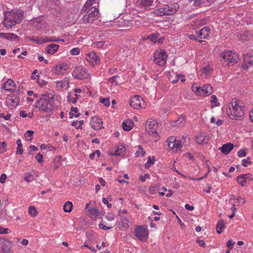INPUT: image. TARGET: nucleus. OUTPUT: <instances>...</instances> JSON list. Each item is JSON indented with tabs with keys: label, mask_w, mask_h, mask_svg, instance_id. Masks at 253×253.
<instances>
[{
	"label": "nucleus",
	"mask_w": 253,
	"mask_h": 253,
	"mask_svg": "<svg viewBox=\"0 0 253 253\" xmlns=\"http://www.w3.org/2000/svg\"><path fill=\"white\" fill-rule=\"evenodd\" d=\"M19 99L16 97H11L7 98L6 103L8 105L10 106L11 107H15L19 103Z\"/></svg>",
	"instance_id": "29"
},
{
	"label": "nucleus",
	"mask_w": 253,
	"mask_h": 253,
	"mask_svg": "<svg viewBox=\"0 0 253 253\" xmlns=\"http://www.w3.org/2000/svg\"><path fill=\"white\" fill-rule=\"evenodd\" d=\"M179 8L176 3H170L164 6L159 7L153 11V13L157 16L172 15L175 13Z\"/></svg>",
	"instance_id": "4"
},
{
	"label": "nucleus",
	"mask_w": 253,
	"mask_h": 253,
	"mask_svg": "<svg viewBox=\"0 0 253 253\" xmlns=\"http://www.w3.org/2000/svg\"><path fill=\"white\" fill-rule=\"evenodd\" d=\"M86 61L90 64L94 66L95 64L100 63V58L97 54L93 51H90L86 54Z\"/></svg>",
	"instance_id": "14"
},
{
	"label": "nucleus",
	"mask_w": 253,
	"mask_h": 253,
	"mask_svg": "<svg viewBox=\"0 0 253 253\" xmlns=\"http://www.w3.org/2000/svg\"><path fill=\"white\" fill-rule=\"evenodd\" d=\"M84 124V121L81 120L79 122L74 121L72 122V126H75L76 129H80L82 127V125Z\"/></svg>",
	"instance_id": "46"
},
{
	"label": "nucleus",
	"mask_w": 253,
	"mask_h": 253,
	"mask_svg": "<svg viewBox=\"0 0 253 253\" xmlns=\"http://www.w3.org/2000/svg\"><path fill=\"white\" fill-rule=\"evenodd\" d=\"M160 34L158 33H153L149 36V38L153 42H156V40L158 38Z\"/></svg>",
	"instance_id": "50"
},
{
	"label": "nucleus",
	"mask_w": 253,
	"mask_h": 253,
	"mask_svg": "<svg viewBox=\"0 0 253 253\" xmlns=\"http://www.w3.org/2000/svg\"><path fill=\"white\" fill-rule=\"evenodd\" d=\"M63 66L62 65H59L56 67L55 70L56 71V73L58 74H63V72L62 71L63 69Z\"/></svg>",
	"instance_id": "55"
},
{
	"label": "nucleus",
	"mask_w": 253,
	"mask_h": 253,
	"mask_svg": "<svg viewBox=\"0 0 253 253\" xmlns=\"http://www.w3.org/2000/svg\"><path fill=\"white\" fill-rule=\"evenodd\" d=\"M118 78H119V77L118 76H113L109 79V81L111 83H114L115 84H118V82L117 81Z\"/></svg>",
	"instance_id": "56"
},
{
	"label": "nucleus",
	"mask_w": 253,
	"mask_h": 253,
	"mask_svg": "<svg viewBox=\"0 0 253 253\" xmlns=\"http://www.w3.org/2000/svg\"><path fill=\"white\" fill-rule=\"evenodd\" d=\"M24 17V12L21 10H11L4 13V26L10 28L21 23Z\"/></svg>",
	"instance_id": "3"
},
{
	"label": "nucleus",
	"mask_w": 253,
	"mask_h": 253,
	"mask_svg": "<svg viewBox=\"0 0 253 253\" xmlns=\"http://www.w3.org/2000/svg\"><path fill=\"white\" fill-rule=\"evenodd\" d=\"M94 44H95L96 47L98 48H101L104 45V42L99 41L95 42Z\"/></svg>",
	"instance_id": "54"
},
{
	"label": "nucleus",
	"mask_w": 253,
	"mask_h": 253,
	"mask_svg": "<svg viewBox=\"0 0 253 253\" xmlns=\"http://www.w3.org/2000/svg\"><path fill=\"white\" fill-rule=\"evenodd\" d=\"M145 152L143 151V148L141 145H138L137 147V150L136 151L135 155L136 157H138L139 156L143 157L145 155Z\"/></svg>",
	"instance_id": "43"
},
{
	"label": "nucleus",
	"mask_w": 253,
	"mask_h": 253,
	"mask_svg": "<svg viewBox=\"0 0 253 253\" xmlns=\"http://www.w3.org/2000/svg\"><path fill=\"white\" fill-rule=\"evenodd\" d=\"M98 14V10L96 6L92 7L88 11L86 14L83 17V21L84 23H89L93 21Z\"/></svg>",
	"instance_id": "11"
},
{
	"label": "nucleus",
	"mask_w": 253,
	"mask_h": 253,
	"mask_svg": "<svg viewBox=\"0 0 253 253\" xmlns=\"http://www.w3.org/2000/svg\"><path fill=\"white\" fill-rule=\"evenodd\" d=\"M16 144L17 145L16 154L22 155L23 153V150L22 149L23 145L21 143V141L20 139H18V140H17Z\"/></svg>",
	"instance_id": "41"
},
{
	"label": "nucleus",
	"mask_w": 253,
	"mask_h": 253,
	"mask_svg": "<svg viewBox=\"0 0 253 253\" xmlns=\"http://www.w3.org/2000/svg\"><path fill=\"white\" fill-rule=\"evenodd\" d=\"M251 162L250 160V158H248L247 159H244L243 160V165L244 167H247L249 164H250Z\"/></svg>",
	"instance_id": "58"
},
{
	"label": "nucleus",
	"mask_w": 253,
	"mask_h": 253,
	"mask_svg": "<svg viewBox=\"0 0 253 253\" xmlns=\"http://www.w3.org/2000/svg\"><path fill=\"white\" fill-rule=\"evenodd\" d=\"M146 131L148 133L156 139L159 137L157 129L158 127L157 122L153 119L147 120L145 126Z\"/></svg>",
	"instance_id": "9"
},
{
	"label": "nucleus",
	"mask_w": 253,
	"mask_h": 253,
	"mask_svg": "<svg viewBox=\"0 0 253 253\" xmlns=\"http://www.w3.org/2000/svg\"><path fill=\"white\" fill-rule=\"evenodd\" d=\"M168 55L162 49H158L154 54V61L159 66H164L166 63Z\"/></svg>",
	"instance_id": "8"
},
{
	"label": "nucleus",
	"mask_w": 253,
	"mask_h": 253,
	"mask_svg": "<svg viewBox=\"0 0 253 253\" xmlns=\"http://www.w3.org/2000/svg\"><path fill=\"white\" fill-rule=\"evenodd\" d=\"M72 75L75 78L80 80L87 78L89 76L87 70L82 66L76 67Z\"/></svg>",
	"instance_id": "10"
},
{
	"label": "nucleus",
	"mask_w": 253,
	"mask_h": 253,
	"mask_svg": "<svg viewBox=\"0 0 253 253\" xmlns=\"http://www.w3.org/2000/svg\"><path fill=\"white\" fill-rule=\"evenodd\" d=\"M133 122L129 119L124 121L122 123V127L125 131L130 130L133 127Z\"/></svg>",
	"instance_id": "26"
},
{
	"label": "nucleus",
	"mask_w": 253,
	"mask_h": 253,
	"mask_svg": "<svg viewBox=\"0 0 253 253\" xmlns=\"http://www.w3.org/2000/svg\"><path fill=\"white\" fill-rule=\"evenodd\" d=\"M121 210H120L119 211H118V214H119V215L121 217V219L122 220V224H123V226L124 227H127L128 226V224L127 223V222H128V219L126 217V216H123V215L122 214H121Z\"/></svg>",
	"instance_id": "37"
},
{
	"label": "nucleus",
	"mask_w": 253,
	"mask_h": 253,
	"mask_svg": "<svg viewBox=\"0 0 253 253\" xmlns=\"http://www.w3.org/2000/svg\"><path fill=\"white\" fill-rule=\"evenodd\" d=\"M73 204L70 201L66 202L63 206V210L66 212H70L72 211Z\"/></svg>",
	"instance_id": "33"
},
{
	"label": "nucleus",
	"mask_w": 253,
	"mask_h": 253,
	"mask_svg": "<svg viewBox=\"0 0 253 253\" xmlns=\"http://www.w3.org/2000/svg\"><path fill=\"white\" fill-rule=\"evenodd\" d=\"M0 35L7 40H14L18 38V36L14 33H0Z\"/></svg>",
	"instance_id": "31"
},
{
	"label": "nucleus",
	"mask_w": 253,
	"mask_h": 253,
	"mask_svg": "<svg viewBox=\"0 0 253 253\" xmlns=\"http://www.w3.org/2000/svg\"><path fill=\"white\" fill-rule=\"evenodd\" d=\"M99 100L100 102L106 107H108L110 105V101L108 98L100 97Z\"/></svg>",
	"instance_id": "47"
},
{
	"label": "nucleus",
	"mask_w": 253,
	"mask_h": 253,
	"mask_svg": "<svg viewBox=\"0 0 253 253\" xmlns=\"http://www.w3.org/2000/svg\"><path fill=\"white\" fill-rule=\"evenodd\" d=\"M80 52V50L79 48L76 47L70 50V53L73 55H79Z\"/></svg>",
	"instance_id": "52"
},
{
	"label": "nucleus",
	"mask_w": 253,
	"mask_h": 253,
	"mask_svg": "<svg viewBox=\"0 0 253 253\" xmlns=\"http://www.w3.org/2000/svg\"><path fill=\"white\" fill-rule=\"evenodd\" d=\"M207 20L205 19H197L192 21V25L195 28L200 27L206 24Z\"/></svg>",
	"instance_id": "30"
},
{
	"label": "nucleus",
	"mask_w": 253,
	"mask_h": 253,
	"mask_svg": "<svg viewBox=\"0 0 253 253\" xmlns=\"http://www.w3.org/2000/svg\"><path fill=\"white\" fill-rule=\"evenodd\" d=\"M225 228L224 222L222 219H220L216 225V232L220 234L222 232V229Z\"/></svg>",
	"instance_id": "34"
},
{
	"label": "nucleus",
	"mask_w": 253,
	"mask_h": 253,
	"mask_svg": "<svg viewBox=\"0 0 253 253\" xmlns=\"http://www.w3.org/2000/svg\"><path fill=\"white\" fill-rule=\"evenodd\" d=\"M196 142L200 145L207 144L209 140L208 135L204 133H198L195 138Z\"/></svg>",
	"instance_id": "19"
},
{
	"label": "nucleus",
	"mask_w": 253,
	"mask_h": 253,
	"mask_svg": "<svg viewBox=\"0 0 253 253\" xmlns=\"http://www.w3.org/2000/svg\"><path fill=\"white\" fill-rule=\"evenodd\" d=\"M7 144L5 142H0V153L2 154L6 151Z\"/></svg>",
	"instance_id": "49"
},
{
	"label": "nucleus",
	"mask_w": 253,
	"mask_h": 253,
	"mask_svg": "<svg viewBox=\"0 0 253 253\" xmlns=\"http://www.w3.org/2000/svg\"><path fill=\"white\" fill-rule=\"evenodd\" d=\"M102 119L97 116L91 118L90 125L94 130H100L103 128Z\"/></svg>",
	"instance_id": "15"
},
{
	"label": "nucleus",
	"mask_w": 253,
	"mask_h": 253,
	"mask_svg": "<svg viewBox=\"0 0 253 253\" xmlns=\"http://www.w3.org/2000/svg\"><path fill=\"white\" fill-rule=\"evenodd\" d=\"M212 70V69L211 67L209 65H206L205 66L203 67L201 69L202 73L205 75H208L211 74Z\"/></svg>",
	"instance_id": "36"
},
{
	"label": "nucleus",
	"mask_w": 253,
	"mask_h": 253,
	"mask_svg": "<svg viewBox=\"0 0 253 253\" xmlns=\"http://www.w3.org/2000/svg\"><path fill=\"white\" fill-rule=\"evenodd\" d=\"M8 228H5L2 227H0V234H6L8 233Z\"/></svg>",
	"instance_id": "62"
},
{
	"label": "nucleus",
	"mask_w": 253,
	"mask_h": 253,
	"mask_svg": "<svg viewBox=\"0 0 253 253\" xmlns=\"http://www.w3.org/2000/svg\"><path fill=\"white\" fill-rule=\"evenodd\" d=\"M54 101L51 94L42 95L35 103V108L40 112L49 113L54 109Z\"/></svg>",
	"instance_id": "1"
},
{
	"label": "nucleus",
	"mask_w": 253,
	"mask_h": 253,
	"mask_svg": "<svg viewBox=\"0 0 253 253\" xmlns=\"http://www.w3.org/2000/svg\"><path fill=\"white\" fill-rule=\"evenodd\" d=\"M92 5V3H91L89 0H87L84 5V8L85 9L84 11Z\"/></svg>",
	"instance_id": "60"
},
{
	"label": "nucleus",
	"mask_w": 253,
	"mask_h": 253,
	"mask_svg": "<svg viewBox=\"0 0 253 253\" xmlns=\"http://www.w3.org/2000/svg\"><path fill=\"white\" fill-rule=\"evenodd\" d=\"M59 46L56 44H51L47 45L45 48L46 51L49 54H53L57 51Z\"/></svg>",
	"instance_id": "27"
},
{
	"label": "nucleus",
	"mask_w": 253,
	"mask_h": 253,
	"mask_svg": "<svg viewBox=\"0 0 253 253\" xmlns=\"http://www.w3.org/2000/svg\"><path fill=\"white\" fill-rule=\"evenodd\" d=\"M12 243L7 239L0 238V248L1 250L11 249Z\"/></svg>",
	"instance_id": "22"
},
{
	"label": "nucleus",
	"mask_w": 253,
	"mask_h": 253,
	"mask_svg": "<svg viewBox=\"0 0 253 253\" xmlns=\"http://www.w3.org/2000/svg\"><path fill=\"white\" fill-rule=\"evenodd\" d=\"M244 103L238 99H232L227 105V112L232 119L242 118L244 115Z\"/></svg>",
	"instance_id": "2"
},
{
	"label": "nucleus",
	"mask_w": 253,
	"mask_h": 253,
	"mask_svg": "<svg viewBox=\"0 0 253 253\" xmlns=\"http://www.w3.org/2000/svg\"><path fill=\"white\" fill-rule=\"evenodd\" d=\"M80 114L78 113V109L77 107H72L71 108V111L69 112L70 118H72L74 117H78Z\"/></svg>",
	"instance_id": "32"
},
{
	"label": "nucleus",
	"mask_w": 253,
	"mask_h": 253,
	"mask_svg": "<svg viewBox=\"0 0 253 253\" xmlns=\"http://www.w3.org/2000/svg\"><path fill=\"white\" fill-rule=\"evenodd\" d=\"M249 118L250 121L253 123V108L249 112Z\"/></svg>",
	"instance_id": "64"
},
{
	"label": "nucleus",
	"mask_w": 253,
	"mask_h": 253,
	"mask_svg": "<svg viewBox=\"0 0 253 253\" xmlns=\"http://www.w3.org/2000/svg\"><path fill=\"white\" fill-rule=\"evenodd\" d=\"M153 2L154 0H138L137 3L140 8H143L152 5Z\"/></svg>",
	"instance_id": "25"
},
{
	"label": "nucleus",
	"mask_w": 253,
	"mask_h": 253,
	"mask_svg": "<svg viewBox=\"0 0 253 253\" xmlns=\"http://www.w3.org/2000/svg\"><path fill=\"white\" fill-rule=\"evenodd\" d=\"M165 145L168 146V149L173 151H178L182 147V141L177 139L174 136L169 137L165 142Z\"/></svg>",
	"instance_id": "7"
},
{
	"label": "nucleus",
	"mask_w": 253,
	"mask_h": 253,
	"mask_svg": "<svg viewBox=\"0 0 253 253\" xmlns=\"http://www.w3.org/2000/svg\"><path fill=\"white\" fill-rule=\"evenodd\" d=\"M60 160V158H59V157H56L54 159V169H57L60 166V163L59 162Z\"/></svg>",
	"instance_id": "51"
},
{
	"label": "nucleus",
	"mask_w": 253,
	"mask_h": 253,
	"mask_svg": "<svg viewBox=\"0 0 253 253\" xmlns=\"http://www.w3.org/2000/svg\"><path fill=\"white\" fill-rule=\"evenodd\" d=\"M234 148V145L231 143H227L223 145L219 148V150L224 154H229Z\"/></svg>",
	"instance_id": "21"
},
{
	"label": "nucleus",
	"mask_w": 253,
	"mask_h": 253,
	"mask_svg": "<svg viewBox=\"0 0 253 253\" xmlns=\"http://www.w3.org/2000/svg\"><path fill=\"white\" fill-rule=\"evenodd\" d=\"M87 211L90 215L94 217L97 216L99 213V210L95 208H89Z\"/></svg>",
	"instance_id": "38"
},
{
	"label": "nucleus",
	"mask_w": 253,
	"mask_h": 253,
	"mask_svg": "<svg viewBox=\"0 0 253 253\" xmlns=\"http://www.w3.org/2000/svg\"><path fill=\"white\" fill-rule=\"evenodd\" d=\"M42 155L41 154V153H38L36 156V159L39 162H42Z\"/></svg>",
	"instance_id": "61"
},
{
	"label": "nucleus",
	"mask_w": 253,
	"mask_h": 253,
	"mask_svg": "<svg viewBox=\"0 0 253 253\" xmlns=\"http://www.w3.org/2000/svg\"><path fill=\"white\" fill-rule=\"evenodd\" d=\"M211 99L210 102L211 104L212 107L220 106V103L217 102V98L216 95H212L211 96Z\"/></svg>",
	"instance_id": "40"
},
{
	"label": "nucleus",
	"mask_w": 253,
	"mask_h": 253,
	"mask_svg": "<svg viewBox=\"0 0 253 253\" xmlns=\"http://www.w3.org/2000/svg\"><path fill=\"white\" fill-rule=\"evenodd\" d=\"M220 61L223 66H232L237 63L238 55L234 52L226 51L220 54Z\"/></svg>",
	"instance_id": "5"
},
{
	"label": "nucleus",
	"mask_w": 253,
	"mask_h": 253,
	"mask_svg": "<svg viewBox=\"0 0 253 253\" xmlns=\"http://www.w3.org/2000/svg\"><path fill=\"white\" fill-rule=\"evenodd\" d=\"M15 83L11 79H8L3 85V88L5 90L10 91L14 89Z\"/></svg>",
	"instance_id": "23"
},
{
	"label": "nucleus",
	"mask_w": 253,
	"mask_h": 253,
	"mask_svg": "<svg viewBox=\"0 0 253 253\" xmlns=\"http://www.w3.org/2000/svg\"><path fill=\"white\" fill-rule=\"evenodd\" d=\"M238 155L239 157H243L246 156V153L244 150H239L238 152Z\"/></svg>",
	"instance_id": "59"
},
{
	"label": "nucleus",
	"mask_w": 253,
	"mask_h": 253,
	"mask_svg": "<svg viewBox=\"0 0 253 253\" xmlns=\"http://www.w3.org/2000/svg\"><path fill=\"white\" fill-rule=\"evenodd\" d=\"M105 218L109 221H112L114 219V215H111L110 213H108L106 215Z\"/></svg>",
	"instance_id": "63"
},
{
	"label": "nucleus",
	"mask_w": 253,
	"mask_h": 253,
	"mask_svg": "<svg viewBox=\"0 0 253 253\" xmlns=\"http://www.w3.org/2000/svg\"><path fill=\"white\" fill-rule=\"evenodd\" d=\"M29 214L33 217L36 216L38 214V211L34 206H31L28 208Z\"/></svg>",
	"instance_id": "42"
},
{
	"label": "nucleus",
	"mask_w": 253,
	"mask_h": 253,
	"mask_svg": "<svg viewBox=\"0 0 253 253\" xmlns=\"http://www.w3.org/2000/svg\"><path fill=\"white\" fill-rule=\"evenodd\" d=\"M235 242H233L232 240H229L227 242L226 246L229 249L231 250Z\"/></svg>",
	"instance_id": "57"
},
{
	"label": "nucleus",
	"mask_w": 253,
	"mask_h": 253,
	"mask_svg": "<svg viewBox=\"0 0 253 253\" xmlns=\"http://www.w3.org/2000/svg\"><path fill=\"white\" fill-rule=\"evenodd\" d=\"M24 179L27 182H29L34 180L35 178L33 176V175H27L24 177Z\"/></svg>",
	"instance_id": "53"
},
{
	"label": "nucleus",
	"mask_w": 253,
	"mask_h": 253,
	"mask_svg": "<svg viewBox=\"0 0 253 253\" xmlns=\"http://www.w3.org/2000/svg\"><path fill=\"white\" fill-rule=\"evenodd\" d=\"M56 85L59 89L67 88L69 87V81L67 79L64 78L63 80L57 82Z\"/></svg>",
	"instance_id": "24"
},
{
	"label": "nucleus",
	"mask_w": 253,
	"mask_h": 253,
	"mask_svg": "<svg viewBox=\"0 0 253 253\" xmlns=\"http://www.w3.org/2000/svg\"><path fill=\"white\" fill-rule=\"evenodd\" d=\"M148 230L142 226H138L134 230V235L142 242H145L147 240L148 236Z\"/></svg>",
	"instance_id": "12"
},
{
	"label": "nucleus",
	"mask_w": 253,
	"mask_h": 253,
	"mask_svg": "<svg viewBox=\"0 0 253 253\" xmlns=\"http://www.w3.org/2000/svg\"><path fill=\"white\" fill-rule=\"evenodd\" d=\"M192 89L195 93L202 96H208L213 91L212 87L209 84L201 87L198 84H194L192 86Z\"/></svg>",
	"instance_id": "6"
},
{
	"label": "nucleus",
	"mask_w": 253,
	"mask_h": 253,
	"mask_svg": "<svg viewBox=\"0 0 253 253\" xmlns=\"http://www.w3.org/2000/svg\"><path fill=\"white\" fill-rule=\"evenodd\" d=\"M59 40L56 39L54 37H50L48 38L47 37H40L38 39H36V40L35 41V42L38 44H42L43 43L47 42H58ZM62 42L64 41L63 40H60Z\"/></svg>",
	"instance_id": "18"
},
{
	"label": "nucleus",
	"mask_w": 253,
	"mask_h": 253,
	"mask_svg": "<svg viewBox=\"0 0 253 253\" xmlns=\"http://www.w3.org/2000/svg\"><path fill=\"white\" fill-rule=\"evenodd\" d=\"M211 33L210 29L209 27H205L202 28L199 32L198 38L201 39L207 38Z\"/></svg>",
	"instance_id": "20"
},
{
	"label": "nucleus",
	"mask_w": 253,
	"mask_h": 253,
	"mask_svg": "<svg viewBox=\"0 0 253 253\" xmlns=\"http://www.w3.org/2000/svg\"><path fill=\"white\" fill-rule=\"evenodd\" d=\"M81 96L77 93H69L67 95V100L69 103L75 104Z\"/></svg>",
	"instance_id": "28"
},
{
	"label": "nucleus",
	"mask_w": 253,
	"mask_h": 253,
	"mask_svg": "<svg viewBox=\"0 0 253 253\" xmlns=\"http://www.w3.org/2000/svg\"><path fill=\"white\" fill-rule=\"evenodd\" d=\"M130 105L134 109L144 108L145 103L142 98L138 95H134L130 99Z\"/></svg>",
	"instance_id": "13"
},
{
	"label": "nucleus",
	"mask_w": 253,
	"mask_h": 253,
	"mask_svg": "<svg viewBox=\"0 0 253 253\" xmlns=\"http://www.w3.org/2000/svg\"><path fill=\"white\" fill-rule=\"evenodd\" d=\"M252 180L253 178L250 177L249 175H239L237 177V182L243 186H247Z\"/></svg>",
	"instance_id": "17"
},
{
	"label": "nucleus",
	"mask_w": 253,
	"mask_h": 253,
	"mask_svg": "<svg viewBox=\"0 0 253 253\" xmlns=\"http://www.w3.org/2000/svg\"><path fill=\"white\" fill-rule=\"evenodd\" d=\"M175 77L176 79L172 81L173 84L176 83L179 79H180L181 82L182 83L185 81V77L183 75L177 74Z\"/></svg>",
	"instance_id": "48"
},
{
	"label": "nucleus",
	"mask_w": 253,
	"mask_h": 253,
	"mask_svg": "<svg viewBox=\"0 0 253 253\" xmlns=\"http://www.w3.org/2000/svg\"><path fill=\"white\" fill-rule=\"evenodd\" d=\"M33 131L27 130L25 133L24 137L27 141H31L33 138Z\"/></svg>",
	"instance_id": "44"
},
{
	"label": "nucleus",
	"mask_w": 253,
	"mask_h": 253,
	"mask_svg": "<svg viewBox=\"0 0 253 253\" xmlns=\"http://www.w3.org/2000/svg\"><path fill=\"white\" fill-rule=\"evenodd\" d=\"M156 159L154 156H149L148 158V160L146 163L145 165V167L146 169H148L150 168L151 165L154 164V162L156 161Z\"/></svg>",
	"instance_id": "35"
},
{
	"label": "nucleus",
	"mask_w": 253,
	"mask_h": 253,
	"mask_svg": "<svg viewBox=\"0 0 253 253\" xmlns=\"http://www.w3.org/2000/svg\"><path fill=\"white\" fill-rule=\"evenodd\" d=\"M125 151H126L125 148L123 146L120 145L115 150L114 154L116 156H119L121 154L124 153Z\"/></svg>",
	"instance_id": "45"
},
{
	"label": "nucleus",
	"mask_w": 253,
	"mask_h": 253,
	"mask_svg": "<svg viewBox=\"0 0 253 253\" xmlns=\"http://www.w3.org/2000/svg\"><path fill=\"white\" fill-rule=\"evenodd\" d=\"M20 116L23 118H25L28 117L29 118H32L34 116V112H31L29 113H26V111L22 110L19 113Z\"/></svg>",
	"instance_id": "39"
},
{
	"label": "nucleus",
	"mask_w": 253,
	"mask_h": 253,
	"mask_svg": "<svg viewBox=\"0 0 253 253\" xmlns=\"http://www.w3.org/2000/svg\"><path fill=\"white\" fill-rule=\"evenodd\" d=\"M253 66V56L251 54H246L244 55V61L242 67L244 69L248 70Z\"/></svg>",
	"instance_id": "16"
}]
</instances>
